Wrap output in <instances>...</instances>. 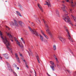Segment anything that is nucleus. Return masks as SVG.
Masks as SVG:
<instances>
[{"instance_id":"obj_1","label":"nucleus","mask_w":76,"mask_h":76,"mask_svg":"<svg viewBox=\"0 0 76 76\" xmlns=\"http://www.w3.org/2000/svg\"><path fill=\"white\" fill-rule=\"evenodd\" d=\"M0 36L1 37V38L3 40V42L5 44H6V45L7 46V48L9 51L12 50V48H10L11 47V46L10 45V43L9 42L7 41V38L6 37H3V34L0 31Z\"/></svg>"},{"instance_id":"obj_2","label":"nucleus","mask_w":76,"mask_h":76,"mask_svg":"<svg viewBox=\"0 0 76 76\" xmlns=\"http://www.w3.org/2000/svg\"><path fill=\"white\" fill-rule=\"evenodd\" d=\"M67 14L66 15H65L63 17V19H64V20L67 23H69V24L72 25V26L73 25L72 24V23L70 20V19L69 18V17L67 16Z\"/></svg>"},{"instance_id":"obj_3","label":"nucleus","mask_w":76,"mask_h":76,"mask_svg":"<svg viewBox=\"0 0 76 76\" xmlns=\"http://www.w3.org/2000/svg\"><path fill=\"white\" fill-rule=\"evenodd\" d=\"M65 29L67 32V34H66V36L68 38V39H69L70 41H71V42H73V40L71 38V36H70V33L69 31V30L67 29V28L66 27H65Z\"/></svg>"},{"instance_id":"obj_4","label":"nucleus","mask_w":76,"mask_h":76,"mask_svg":"<svg viewBox=\"0 0 76 76\" xmlns=\"http://www.w3.org/2000/svg\"><path fill=\"white\" fill-rule=\"evenodd\" d=\"M28 28L33 34H34L36 36H38V32L35 31V29H33V30H32V28H31L29 26L28 27Z\"/></svg>"},{"instance_id":"obj_5","label":"nucleus","mask_w":76,"mask_h":76,"mask_svg":"<svg viewBox=\"0 0 76 76\" xmlns=\"http://www.w3.org/2000/svg\"><path fill=\"white\" fill-rule=\"evenodd\" d=\"M58 38H59V40L61 41L63 44L66 43V39L63 38V37L60 36H58Z\"/></svg>"},{"instance_id":"obj_6","label":"nucleus","mask_w":76,"mask_h":76,"mask_svg":"<svg viewBox=\"0 0 76 76\" xmlns=\"http://www.w3.org/2000/svg\"><path fill=\"white\" fill-rule=\"evenodd\" d=\"M14 23L13 22H12V23L13 24V25L14 26V28L16 29L18 28V27H19V25H18V24L17 23V21H16V20H14Z\"/></svg>"},{"instance_id":"obj_7","label":"nucleus","mask_w":76,"mask_h":76,"mask_svg":"<svg viewBox=\"0 0 76 76\" xmlns=\"http://www.w3.org/2000/svg\"><path fill=\"white\" fill-rule=\"evenodd\" d=\"M6 34H7V36H9L10 39L11 40V41L13 42V37L12 36V35H11L10 33H7L6 32Z\"/></svg>"},{"instance_id":"obj_8","label":"nucleus","mask_w":76,"mask_h":76,"mask_svg":"<svg viewBox=\"0 0 76 76\" xmlns=\"http://www.w3.org/2000/svg\"><path fill=\"white\" fill-rule=\"evenodd\" d=\"M46 31L48 34L50 35L51 37H52V34H51V31H50V28H47Z\"/></svg>"},{"instance_id":"obj_9","label":"nucleus","mask_w":76,"mask_h":76,"mask_svg":"<svg viewBox=\"0 0 76 76\" xmlns=\"http://www.w3.org/2000/svg\"><path fill=\"white\" fill-rule=\"evenodd\" d=\"M37 5V6L40 10L42 12H43V9H42V7H41V5H40L38 3Z\"/></svg>"},{"instance_id":"obj_10","label":"nucleus","mask_w":76,"mask_h":76,"mask_svg":"<svg viewBox=\"0 0 76 76\" xmlns=\"http://www.w3.org/2000/svg\"><path fill=\"white\" fill-rule=\"evenodd\" d=\"M72 0H71V2H70V4H71V6L72 7H74L75 6H76V2H75L74 4L73 3V2L72 1Z\"/></svg>"},{"instance_id":"obj_11","label":"nucleus","mask_w":76,"mask_h":76,"mask_svg":"<svg viewBox=\"0 0 76 76\" xmlns=\"http://www.w3.org/2000/svg\"><path fill=\"white\" fill-rule=\"evenodd\" d=\"M18 23L20 26H21V27H22L24 23L21 21H18Z\"/></svg>"},{"instance_id":"obj_12","label":"nucleus","mask_w":76,"mask_h":76,"mask_svg":"<svg viewBox=\"0 0 76 76\" xmlns=\"http://www.w3.org/2000/svg\"><path fill=\"white\" fill-rule=\"evenodd\" d=\"M43 22L45 23V28H47V29L50 28V27H49V26H48L47 25V22L46 21H45V20H44V19H43Z\"/></svg>"},{"instance_id":"obj_13","label":"nucleus","mask_w":76,"mask_h":76,"mask_svg":"<svg viewBox=\"0 0 76 76\" xmlns=\"http://www.w3.org/2000/svg\"><path fill=\"white\" fill-rule=\"evenodd\" d=\"M66 8V7L64 4L62 5V9L64 11V12L65 13H67V12L66 11V10H64V9Z\"/></svg>"},{"instance_id":"obj_14","label":"nucleus","mask_w":76,"mask_h":76,"mask_svg":"<svg viewBox=\"0 0 76 76\" xmlns=\"http://www.w3.org/2000/svg\"><path fill=\"white\" fill-rule=\"evenodd\" d=\"M6 63L8 66V68L9 69H10V71H12V69H11V66L8 63V62H6Z\"/></svg>"},{"instance_id":"obj_15","label":"nucleus","mask_w":76,"mask_h":76,"mask_svg":"<svg viewBox=\"0 0 76 76\" xmlns=\"http://www.w3.org/2000/svg\"><path fill=\"white\" fill-rule=\"evenodd\" d=\"M39 37L41 41L42 42H44V37L41 35H40Z\"/></svg>"},{"instance_id":"obj_16","label":"nucleus","mask_w":76,"mask_h":76,"mask_svg":"<svg viewBox=\"0 0 76 76\" xmlns=\"http://www.w3.org/2000/svg\"><path fill=\"white\" fill-rule=\"evenodd\" d=\"M56 13L57 16H58V17H60V14H59V12H58V10H56Z\"/></svg>"},{"instance_id":"obj_17","label":"nucleus","mask_w":76,"mask_h":76,"mask_svg":"<svg viewBox=\"0 0 76 76\" xmlns=\"http://www.w3.org/2000/svg\"><path fill=\"white\" fill-rule=\"evenodd\" d=\"M36 57L37 58V60L38 61V62L39 63H40V61H39V56H38V55H36Z\"/></svg>"},{"instance_id":"obj_18","label":"nucleus","mask_w":76,"mask_h":76,"mask_svg":"<svg viewBox=\"0 0 76 76\" xmlns=\"http://www.w3.org/2000/svg\"><path fill=\"white\" fill-rule=\"evenodd\" d=\"M53 49L54 51H56L57 48H56V45H53Z\"/></svg>"},{"instance_id":"obj_19","label":"nucleus","mask_w":76,"mask_h":76,"mask_svg":"<svg viewBox=\"0 0 76 76\" xmlns=\"http://www.w3.org/2000/svg\"><path fill=\"white\" fill-rule=\"evenodd\" d=\"M4 56L6 58H9V56H8V55L7 54H4Z\"/></svg>"},{"instance_id":"obj_20","label":"nucleus","mask_w":76,"mask_h":76,"mask_svg":"<svg viewBox=\"0 0 76 76\" xmlns=\"http://www.w3.org/2000/svg\"><path fill=\"white\" fill-rule=\"evenodd\" d=\"M46 3L47 4V5L48 6V7H51V4H50V3H48V2L47 1H46Z\"/></svg>"},{"instance_id":"obj_21","label":"nucleus","mask_w":76,"mask_h":76,"mask_svg":"<svg viewBox=\"0 0 76 76\" xmlns=\"http://www.w3.org/2000/svg\"><path fill=\"white\" fill-rule=\"evenodd\" d=\"M16 12L17 13V15H18V16H20V17H22V15H21L20 13V12H19V11H16Z\"/></svg>"},{"instance_id":"obj_22","label":"nucleus","mask_w":76,"mask_h":76,"mask_svg":"<svg viewBox=\"0 0 76 76\" xmlns=\"http://www.w3.org/2000/svg\"><path fill=\"white\" fill-rule=\"evenodd\" d=\"M43 36L47 39H48V37L47 35L45 34H44Z\"/></svg>"},{"instance_id":"obj_23","label":"nucleus","mask_w":76,"mask_h":76,"mask_svg":"<svg viewBox=\"0 0 76 76\" xmlns=\"http://www.w3.org/2000/svg\"><path fill=\"white\" fill-rule=\"evenodd\" d=\"M21 39L24 44H25V40H24V39H23V38L22 37L21 38Z\"/></svg>"},{"instance_id":"obj_24","label":"nucleus","mask_w":76,"mask_h":76,"mask_svg":"<svg viewBox=\"0 0 76 76\" xmlns=\"http://www.w3.org/2000/svg\"><path fill=\"white\" fill-rule=\"evenodd\" d=\"M50 64H52V65H54V66H56V65H55V64H54V62H53L52 61H50Z\"/></svg>"},{"instance_id":"obj_25","label":"nucleus","mask_w":76,"mask_h":76,"mask_svg":"<svg viewBox=\"0 0 76 76\" xmlns=\"http://www.w3.org/2000/svg\"><path fill=\"white\" fill-rule=\"evenodd\" d=\"M50 67L51 69H52V70H53V71H54V66H50Z\"/></svg>"},{"instance_id":"obj_26","label":"nucleus","mask_w":76,"mask_h":76,"mask_svg":"<svg viewBox=\"0 0 76 76\" xmlns=\"http://www.w3.org/2000/svg\"><path fill=\"white\" fill-rule=\"evenodd\" d=\"M40 32L43 35H44V34H45V33H44V32L42 30H40Z\"/></svg>"},{"instance_id":"obj_27","label":"nucleus","mask_w":76,"mask_h":76,"mask_svg":"<svg viewBox=\"0 0 76 76\" xmlns=\"http://www.w3.org/2000/svg\"><path fill=\"white\" fill-rule=\"evenodd\" d=\"M72 17V18L74 19V20H75V22H76V17H75H75H74V16H73V15H71Z\"/></svg>"},{"instance_id":"obj_28","label":"nucleus","mask_w":76,"mask_h":76,"mask_svg":"<svg viewBox=\"0 0 76 76\" xmlns=\"http://www.w3.org/2000/svg\"><path fill=\"white\" fill-rule=\"evenodd\" d=\"M17 44H18L19 46H20V42H19L18 41L17 42Z\"/></svg>"},{"instance_id":"obj_29","label":"nucleus","mask_w":76,"mask_h":76,"mask_svg":"<svg viewBox=\"0 0 76 76\" xmlns=\"http://www.w3.org/2000/svg\"><path fill=\"white\" fill-rule=\"evenodd\" d=\"M17 60L18 62V63H20V60H19V58Z\"/></svg>"},{"instance_id":"obj_30","label":"nucleus","mask_w":76,"mask_h":76,"mask_svg":"<svg viewBox=\"0 0 76 76\" xmlns=\"http://www.w3.org/2000/svg\"><path fill=\"white\" fill-rule=\"evenodd\" d=\"M14 39H15V41L16 42H18V40L16 38V37H14Z\"/></svg>"},{"instance_id":"obj_31","label":"nucleus","mask_w":76,"mask_h":76,"mask_svg":"<svg viewBox=\"0 0 76 76\" xmlns=\"http://www.w3.org/2000/svg\"><path fill=\"white\" fill-rule=\"evenodd\" d=\"M15 57H16V58L17 60V59H19V57H18V55H16V56H15Z\"/></svg>"},{"instance_id":"obj_32","label":"nucleus","mask_w":76,"mask_h":76,"mask_svg":"<svg viewBox=\"0 0 76 76\" xmlns=\"http://www.w3.org/2000/svg\"><path fill=\"white\" fill-rule=\"evenodd\" d=\"M73 75L74 76H76V72H75L73 73Z\"/></svg>"},{"instance_id":"obj_33","label":"nucleus","mask_w":76,"mask_h":76,"mask_svg":"<svg viewBox=\"0 0 76 76\" xmlns=\"http://www.w3.org/2000/svg\"><path fill=\"white\" fill-rule=\"evenodd\" d=\"M6 28L7 29V30H10V28H9V27H8L6 26Z\"/></svg>"},{"instance_id":"obj_34","label":"nucleus","mask_w":76,"mask_h":76,"mask_svg":"<svg viewBox=\"0 0 76 76\" xmlns=\"http://www.w3.org/2000/svg\"><path fill=\"white\" fill-rule=\"evenodd\" d=\"M13 73L15 76H18V75H17V74H16V73L15 72H13Z\"/></svg>"},{"instance_id":"obj_35","label":"nucleus","mask_w":76,"mask_h":76,"mask_svg":"<svg viewBox=\"0 0 76 76\" xmlns=\"http://www.w3.org/2000/svg\"><path fill=\"white\" fill-rule=\"evenodd\" d=\"M23 61H24L25 63H26L27 62H26V61L25 60V59H23Z\"/></svg>"},{"instance_id":"obj_36","label":"nucleus","mask_w":76,"mask_h":76,"mask_svg":"<svg viewBox=\"0 0 76 76\" xmlns=\"http://www.w3.org/2000/svg\"><path fill=\"white\" fill-rule=\"evenodd\" d=\"M20 47H21V48H23V45H22L21 46L20 45Z\"/></svg>"},{"instance_id":"obj_37","label":"nucleus","mask_w":76,"mask_h":76,"mask_svg":"<svg viewBox=\"0 0 76 76\" xmlns=\"http://www.w3.org/2000/svg\"><path fill=\"white\" fill-rule=\"evenodd\" d=\"M14 66L15 67H17V66H16V65L15 64H14Z\"/></svg>"},{"instance_id":"obj_38","label":"nucleus","mask_w":76,"mask_h":76,"mask_svg":"<svg viewBox=\"0 0 76 76\" xmlns=\"http://www.w3.org/2000/svg\"><path fill=\"white\" fill-rule=\"evenodd\" d=\"M28 50L29 51H30V53H31V51H32V50H31V49L29 48Z\"/></svg>"},{"instance_id":"obj_39","label":"nucleus","mask_w":76,"mask_h":76,"mask_svg":"<svg viewBox=\"0 0 76 76\" xmlns=\"http://www.w3.org/2000/svg\"><path fill=\"white\" fill-rule=\"evenodd\" d=\"M38 23H39V24H40L41 21H40V20H38Z\"/></svg>"},{"instance_id":"obj_40","label":"nucleus","mask_w":76,"mask_h":76,"mask_svg":"<svg viewBox=\"0 0 76 76\" xmlns=\"http://www.w3.org/2000/svg\"><path fill=\"white\" fill-rule=\"evenodd\" d=\"M55 60H56V61H58V60H57V58H55Z\"/></svg>"},{"instance_id":"obj_41","label":"nucleus","mask_w":76,"mask_h":76,"mask_svg":"<svg viewBox=\"0 0 76 76\" xmlns=\"http://www.w3.org/2000/svg\"><path fill=\"white\" fill-rule=\"evenodd\" d=\"M28 52L29 54V56H31V55L30 54V53H29V51H28Z\"/></svg>"},{"instance_id":"obj_42","label":"nucleus","mask_w":76,"mask_h":76,"mask_svg":"<svg viewBox=\"0 0 76 76\" xmlns=\"http://www.w3.org/2000/svg\"><path fill=\"white\" fill-rule=\"evenodd\" d=\"M34 72L35 74V76H36V74H37V72H35V70H34Z\"/></svg>"},{"instance_id":"obj_43","label":"nucleus","mask_w":76,"mask_h":76,"mask_svg":"<svg viewBox=\"0 0 76 76\" xmlns=\"http://www.w3.org/2000/svg\"><path fill=\"white\" fill-rule=\"evenodd\" d=\"M65 1H66V2H69V0H65Z\"/></svg>"},{"instance_id":"obj_44","label":"nucleus","mask_w":76,"mask_h":76,"mask_svg":"<svg viewBox=\"0 0 76 76\" xmlns=\"http://www.w3.org/2000/svg\"><path fill=\"white\" fill-rule=\"evenodd\" d=\"M25 64H26V66L28 64H27V62L25 63Z\"/></svg>"},{"instance_id":"obj_45","label":"nucleus","mask_w":76,"mask_h":76,"mask_svg":"<svg viewBox=\"0 0 76 76\" xmlns=\"http://www.w3.org/2000/svg\"><path fill=\"white\" fill-rule=\"evenodd\" d=\"M17 69H18L19 70V67H17Z\"/></svg>"},{"instance_id":"obj_46","label":"nucleus","mask_w":76,"mask_h":76,"mask_svg":"<svg viewBox=\"0 0 76 76\" xmlns=\"http://www.w3.org/2000/svg\"><path fill=\"white\" fill-rule=\"evenodd\" d=\"M69 10H70V12H72V10L70 9Z\"/></svg>"},{"instance_id":"obj_47","label":"nucleus","mask_w":76,"mask_h":76,"mask_svg":"<svg viewBox=\"0 0 76 76\" xmlns=\"http://www.w3.org/2000/svg\"><path fill=\"white\" fill-rule=\"evenodd\" d=\"M20 56L22 57V54H20Z\"/></svg>"},{"instance_id":"obj_48","label":"nucleus","mask_w":76,"mask_h":76,"mask_svg":"<svg viewBox=\"0 0 76 76\" xmlns=\"http://www.w3.org/2000/svg\"><path fill=\"white\" fill-rule=\"evenodd\" d=\"M0 59L2 60V57H1V56H0Z\"/></svg>"},{"instance_id":"obj_49","label":"nucleus","mask_w":76,"mask_h":76,"mask_svg":"<svg viewBox=\"0 0 76 76\" xmlns=\"http://www.w3.org/2000/svg\"><path fill=\"white\" fill-rule=\"evenodd\" d=\"M26 67H27V68H28V66L27 65H26Z\"/></svg>"},{"instance_id":"obj_50","label":"nucleus","mask_w":76,"mask_h":76,"mask_svg":"<svg viewBox=\"0 0 76 76\" xmlns=\"http://www.w3.org/2000/svg\"><path fill=\"white\" fill-rule=\"evenodd\" d=\"M67 72H70V70H67Z\"/></svg>"},{"instance_id":"obj_51","label":"nucleus","mask_w":76,"mask_h":76,"mask_svg":"<svg viewBox=\"0 0 76 76\" xmlns=\"http://www.w3.org/2000/svg\"><path fill=\"white\" fill-rule=\"evenodd\" d=\"M62 2L63 3H64V1H62Z\"/></svg>"},{"instance_id":"obj_52","label":"nucleus","mask_w":76,"mask_h":76,"mask_svg":"<svg viewBox=\"0 0 76 76\" xmlns=\"http://www.w3.org/2000/svg\"><path fill=\"white\" fill-rule=\"evenodd\" d=\"M54 57H56V56H55V55H54Z\"/></svg>"},{"instance_id":"obj_53","label":"nucleus","mask_w":76,"mask_h":76,"mask_svg":"<svg viewBox=\"0 0 76 76\" xmlns=\"http://www.w3.org/2000/svg\"><path fill=\"white\" fill-rule=\"evenodd\" d=\"M57 67H58V66H59L58 65V64H57Z\"/></svg>"},{"instance_id":"obj_54","label":"nucleus","mask_w":76,"mask_h":76,"mask_svg":"<svg viewBox=\"0 0 76 76\" xmlns=\"http://www.w3.org/2000/svg\"><path fill=\"white\" fill-rule=\"evenodd\" d=\"M31 48H33V46H31Z\"/></svg>"},{"instance_id":"obj_55","label":"nucleus","mask_w":76,"mask_h":76,"mask_svg":"<svg viewBox=\"0 0 76 76\" xmlns=\"http://www.w3.org/2000/svg\"><path fill=\"white\" fill-rule=\"evenodd\" d=\"M15 55H17V54H16V53H15Z\"/></svg>"},{"instance_id":"obj_56","label":"nucleus","mask_w":76,"mask_h":76,"mask_svg":"<svg viewBox=\"0 0 76 76\" xmlns=\"http://www.w3.org/2000/svg\"><path fill=\"white\" fill-rule=\"evenodd\" d=\"M45 5H47V4H44Z\"/></svg>"},{"instance_id":"obj_57","label":"nucleus","mask_w":76,"mask_h":76,"mask_svg":"<svg viewBox=\"0 0 76 76\" xmlns=\"http://www.w3.org/2000/svg\"><path fill=\"white\" fill-rule=\"evenodd\" d=\"M75 26H76V25H75Z\"/></svg>"},{"instance_id":"obj_58","label":"nucleus","mask_w":76,"mask_h":76,"mask_svg":"<svg viewBox=\"0 0 76 76\" xmlns=\"http://www.w3.org/2000/svg\"><path fill=\"white\" fill-rule=\"evenodd\" d=\"M27 1H29V0H27Z\"/></svg>"},{"instance_id":"obj_59","label":"nucleus","mask_w":76,"mask_h":76,"mask_svg":"<svg viewBox=\"0 0 76 76\" xmlns=\"http://www.w3.org/2000/svg\"><path fill=\"white\" fill-rule=\"evenodd\" d=\"M57 1H58L59 0H57Z\"/></svg>"},{"instance_id":"obj_60","label":"nucleus","mask_w":76,"mask_h":76,"mask_svg":"<svg viewBox=\"0 0 76 76\" xmlns=\"http://www.w3.org/2000/svg\"><path fill=\"white\" fill-rule=\"evenodd\" d=\"M32 24H33V23H32Z\"/></svg>"},{"instance_id":"obj_61","label":"nucleus","mask_w":76,"mask_h":76,"mask_svg":"<svg viewBox=\"0 0 76 76\" xmlns=\"http://www.w3.org/2000/svg\"><path fill=\"white\" fill-rule=\"evenodd\" d=\"M30 76H31V75H30Z\"/></svg>"},{"instance_id":"obj_62","label":"nucleus","mask_w":76,"mask_h":76,"mask_svg":"<svg viewBox=\"0 0 76 76\" xmlns=\"http://www.w3.org/2000/svg\"><path fill=\"white\" fill-rule=\"evenodd\" d=\"M36 1H37V0H36Z\"/></svg>"},{"instance_id":"obj_63","label":"nucleus","mask_w":76,"mask_h":76,"mask_svg":"<svg viewBox=\"0 0 76 76\" xmlns=\"http://www.w3.org/2000/svg\"><path fill=\"white\" fill-rule=\"evenodd\" d=\"M0 57H1V56H0Z\"/></svg>"}]
</instances>
